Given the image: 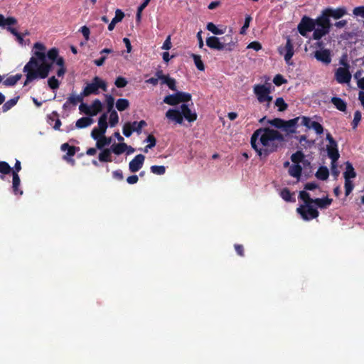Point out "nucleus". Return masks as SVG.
<instances>
[{
	"label": "nucleus",
	"mask_w": 364,
	"mask_h": 364,
	"mask_svg": "<svg viewBox=\"0 0 364 364\" xmlns=\"http://www.w3.org/2000/svg\"><path fill=\"white\" fill-rule=\"evenodd\" d=\"M300 120V117H295L294 119H289L288 121L284 120L283 130L290 133L293 134L296 132V127L298 124Z\"/></svg>",
	"instance_id": "nucleus-17"
},
{
	"label": "nucleus",
	"mask_w": 364,
	"mask_h": 364,
	"mask_svg": "<svg viewBox=\"0 0 364 364\" xmlns=\"http://www.w3.org/2000/svg\"><path fill=\"white\" fill-rule=\"evenodd\" d=\"M12 171V168L6 161H0V173L2 174L0 176L1 180H4L5 175L9 174Z\"/></svg>",
	"instance_id": "nucleus-29"
},
{
	"label": "nucleus",
	"mask_w": 364,
	"mask_h": 364,
	"mask_svg": "<svg viewBox=\"0 0 364 364\" xmlns=\"http://www.w3.org/2000/svg\"><path fill=\"white\" fill-rule=\"evenodd\" d=\"M284 136L279 131L269 127L259 128L251 136L252 149L261 159L267 158L282 146Z\"/></svg>",
	"instance_id": "nucleus-1"
},
{
	"label": "nucleus",
	"mask_w": 364,
	"mask_h": 364,
	"mask_svg": "<svg viewBox=\"0 0 364 364\" xmlns=\"http://www.w3.org/2000/svg\"><path fill=\"white\" fill-rule=\"evenodd\" d=\"M294 193L289 188H284L280 192V196L287 202H295L296 200L293 197Z\"/></svg>",
	"instance_id": "nucleus-30"
},
{
	"label": "nucleus",
	"mask_w": 364,
	"mask_h": 364,
	"mask_svg": "<svg viewBox=\"0 0 364 364\" xmlns=\"http://www.w3.org/2000/svg\"><path fill=\"white\" fill-rule=\"evenodd\" d=\"M272 85L270 83L257 84L253 87L254 94L256 95L258 102L264 104L265 102H272V96L270 95Z\"/></svg>",
	"instance_id": "nucleus-6"
},
{
	"label": "nucleus",
	"mask_w": 364,
	"mask_h": 364,
	"mask_svg": "<svg viewBox=\"0 0 364 364\" xmlns=\"http://www.w3.org/2000/svg\"><path fill=\"white\" fill-rule=\"evenodd\" d=\"M311 128L314 129L317 134H321L323 132V126L318 122H312L311 123Z\"/></svg>",
	"instance_id": "nucleus-59"
},
{
	"label": "nucleus",
	"mask_w": 364,
	"mask_h": 364,
	"mask_svg": "<svg viewBox=\"0 0 364 364\" xmlns=\"http://www.w3.org/2000/svg\"><path fill=\"white\" fill-rule=\"evenodd\" d=\"M84 97L85 96L82 95V92L80 93V95H77V96H75L74 95H71L68 97V100L70 102V104L76 105L78 102H82Z\"/></svg>",
	"instance_id": "nucleus-48"
},
{
	"label": "nucleus",
	"mask_w": 364,
	"mask_h": 364,
	"mask_svg": "<svg viewBox=\"0 0 364 364\" xmlns=\"http://www.w3.org/2000/svg\"><path fill=\"white\" fill-rule=\"evenodd\" d=\"M251 21H252L251 16L247 15L245 16V23H244L242 27L240 29V34L244 35V34L246 33V31L249 28L250 23Z\"/></svg>",
	"instance_id": "nucleus-56"
},
{
	"label": "nucleus",
	"mask_w": 364,
	"mask_h": 364,
	"mask_svg": "<svg viewBox=\"0 0 364 364\" xmlns=\"http://www.w3.org/2000/svg\"><path fill=\"white\" fill-rule=\"evenodd\" d=\"M48 85L50 89L56 90L59 87L60 82L55 76H52L48 79Z\"/></svg>",
	"instance_id": "nucleus-52"
},
{
	"label": "nucleus",
	"mask_w": 364,
	"mask_h": 364,
	"mask_svg": "<svg viewBox=\"0 0 364 364\" xmlns=\"http://www.w3.org/2000/svg\"><path fill=\"white\" fill-rule=\"evenodd\" d=\"M191 56L193 59V61H194V63H195L196 68L199 70L203 71L205 70V65L203 64V62L201 60L200 55L192 53Z\"/></svg>",
	"instance_id": "nucleus-39"
},
{
	"label": "nucleus",
	"mask_w": 364,
	"mask_h": 364,
	"mask_svg": "<svg viewBox=\"0 0 364 364\" xmlns=\"http://www.w3.org/2000/svg\"><path fill=\"white\" fill-rule=\"evenodd\" d=\"M17 21L14 17L5 18L2 14H0V26L4 27L6 26H10L16 24Z\"/></svg>",
	"instance_id": "nucleus-32"
},
{
	"label": "nucleus",
	"mask_w": 364,
	"mask_h": 364,
	"mask_svg": "<svg viewBox=\"0 0 364 364\" xmlns=\"http://www.w3.org/2000/svg\"><path fill=\"white\" fill-rule=\"evenodd\" d=\"M33 54L29 61L25 65L23 71L26 73V80L23 85H28L37 79L46 78L51 69L53 63L47 60L46 47L41 43H34Z\"/></svg>",
	"instance_id": "nucleus-2"
},
{
	"label": "nucleus",
	"mask_w": 364,
	"mask_h": 364,
	"mask_svg": "<svg viewBox=\"0 0 364 364\" xmlns=\"http://www.w3.org/2000/svg\"><path fill=\"white\" fill-rule=\"evenodd\" d=\"M353 14L356 16L364 18V6H357L353 9Z\"/></svg>",
	"instance_id": "nucleus-64"
},
{
	"label": "nucleus",
	"mask_w": 364,
	"mask_h": 364,
	"mask_svg": "<svg viewBox=\"0 0 364 364\" xmlns=\"http://www.w3.org/2000/svg\"><path fill=\"white\" fill-rule=\"evenodd\" d=\"M106 132H101L97 127H95L91 132V136L93 139L97 140L105 135Z\"/></svg>",
	"instance_id": "nucleus-51"
},
{
	"label": "nucleus",
	"mask_w": 364,
	"mask_h": 364,
	"mask_svg": "<svg viewBox=\"0 0 364 364\" xmlns=\"http://www.w3.org/2000/svg\"><path fill=\"white\" fill-rule=\"evenodd\" d=\"M107 113H103L98 119V127L100 131L102 132H106L107 129Z\"/></svg>",
	"instance_id": "nucleus-35"
},
{
	"label": "nucleus",
	"mask_w": 364,
	"mask_h": 364,
	"mask_svg": "<svg viewBox=\"0 0 364 364\" xmlns=\"http://www.w3.org/2000/svg\"><path fill=\"white\" fill-rule=\"evenodd\" d=\"M93 123V119L90 117H81L77 120L75 127L77 129H83L90 126Z\"/></svg>",
	"instance_id": "nucleus-23"
},
{
	"label": "nucleus",
	"mask_w": 364,
	"mask_h": 364,
	"mask_svg": "<svg viewBox=\"0 0 364 364\" xmlns=\"http://www.w3.org/2000/svg\"><path fill=\"white\" fill-rule=\"evenodd\" d=\"M331 102L339 111L345 112L346 110V102L341 98L338 97H333L331 100Z\"/></svg>",
	"instance_id": "nucleus-24"
},
{
	"label": "nucleus",
	"mask_w": 364,
	"mask_h": 364,
	"mask_svg": "<svg viewBox=\"0 0 364 364\" xmlns=\"http://www.w3.org/2000/svg\"><path fill=\"white\" fill-rule=\"evenodd\" d=\"M21 74H16L15 75L10 76L3 82V84L6 86H14L21 78Z\"/></svg>",
	"instance_id": "nucleus-36"
},
{
	"label": "nucleus",
	"mask_w": 364,
	"mask_h": 364,
	"mask_svg": "<svg viewBox=\"0 0 364 364\" xmlns=\"http://www.w3.org/2000/svg\"><path fill=\"white\" fill-rule=\"evenodd\" d=\"M134 125H137V127H135V132L139 134L141 132L142 128L147 126V123L144 120H141L139 122L134 121Z\"/></svg>",
	"instance_id": "nucleus-60"
},
{
	"label": "nucleus",
	"mask_w": 364,
	"mask_h": 364,
	"mask_svg": "<svg viewBox=\"0 0 364 364\" xmlns=\"http://www.w3.org/2000/svg\"><path fill=\"white\" fill-rule=\"evenodd\" d=\"M314 58L323 64L328 65L331 63V53L329 49L317 50L314 52Z\"/></svg>",
	"instance_id": "nucleus-11"
},
{
	"label": "nucleus",
	"mask_w": 364,
	"mask_h": 364,
	"mask_svg": "<svg viewBox=\"0 0 364 364\" xmlns=\"http://www.w3.org/2000/svg\"><path fill=\"white\" fill-rule=\"evenodd\" d=\"M151 0H144L143 3L138 7L136 16V20L137 22L141 21V13L143 10L148 6Z\"/></svg>",
	"instance_id": "nucleus-45"
},
{
	"label": "nucleus",
	"mask_w": 364,
	"mask_h": 364,
	"mask_svg": "<svg viewBox=\"0 0 364 364\" xmlns=\"http://www.w3.org/2000/svg\"><path fill=\"white\" fill-rule=\"evenodd\" d=\"M304 159V154L301 151H297L291 156V160L295 164H299Z\"/></svg>",
	"instance_id": "nucleus-42"
},
{
	"label": "nucleus",
	"mask_w": 364,
	"mask_h": 364,
	"mask_svg": "<svg viewBox=\"0 0 364 364\" xmlns=\"http://www.w3.org/2000/svg\"><path fill=\"white\" fill-rule=\"evenodd\" d=\"M274 105L278 107V111L279 112H284L288 107V105L284 102L282 97L277 98L274 102Z\"/></svg>",
	"instance_id": "nucleus-44"
},
{
	"label": "nucleus",
	"mask_w": 364,
	"mask_h": 364,
	"mask_svg": "<svg viewBox=\"0 0 364 364\" xmlns=\"http://www.w3.org/2000/svg\"><path fill=\"white\" fill-rule=\"evenodd\" d=\"M341 64L344 65V68H338L335 73V78L338 83L344 84L350 81L351 74L348 70L349 65L343 60H341Z\"/></svg>",
	"instance_id": "nucleus-8"
},
{
	"label": "nucleus",
	"mask_w": 364,
	"mask_h": 364,
	"mask_svg": "<svg viewBox=\"0 0 364 364\" xmlns=\"http://www.w3.org/2000/svg\"><path fill=\"white\" fill-rule=\"evenodd\" d=\"M96 141V148L97 149L102 150L104 149L105 146H109L112 143V138L107 137L105 135L102 137H101V139H98Z\"/></svg>",
	"instance_id": "nucleus-28"
},
{
	"label": "nucleus",
	"mask_w": 364,
	"mask_h": 364,
	"mask_svg": "<svg viewBox=\"0 0 364 364\" xmlns=\"http://www.w3.org/2000/svg\"><path fill=\"white\" fill-rule=\"evenodd\" d=\"M145 156L143 154L136 155L129 164V169L135 173L141 168L144 165Z\"/></svg>",
	"instance_id": "nucleus-13"
},
{
	"label": "nucleus",
	"mask_w": 364,
	"mask_h": 364,
	"mask_svg": "<svg viewBox=\"0 0 364 364\" xmlns=\"http://www.w3.org/2000/svg\"><path fill=\"white\" fill-rule=\"evenodd\" d=\"M145 141L149 143V144L146 145V148L152 149L156 144V139L152 134L148 135Z\"/></svg>",
	"instance_id": "nucleus-61"
},
{
	"label": "nucleus",
	"mask_w": 364,
	"mask_h": 364,
	"mask_svg": "<svg viewBox=\"0 0 364 364\" xmlns=\"http://www.w3.org/2000/svg\"><path fill=\"white\" fill-rule=\"evenodd\" d=\"M47 57L48 60L59 67H65V60L63 57L59 56V52L56 48L50 49L47 53Z\"/></svg>",
	"instance_id": "nucleus-12"
},
{
	"label": "nucleus",
	"mask_w": 364,
	"mask_h": 364,
	"mask_svg": "<svg viewBox=\"0 0 364 364\" xmlns=\"http://www.w3.org/2000/svg\"><path fill=\"white\" fill-rule=\"evenodd\" d=\"M279 52L281 55H284V60L287 64H292V63H290V60L294 54V50L292 41L289 36L287 37L286 45L284 47H280Z\"/></svg>",
	"instance_id": "nucleus-10"
},
{
	"label": "nucleus",
	"mask_w": 364,
	"mask_h": 364,
	"mask_svg": "<svg viewBox=\"0 0 364 364\" xmlns=\"http://www.w3.org/2000/svg\"><path fill=\"white\" fill-rule=\"evenodd\" d=\"M114 85L118 88H123L127 86V80L123 77H117L115 80Z\"/></svg>",
	"instance_id": "nucleus-58"
},
{
	"label": "nucleus",
	"mask_w": 364,
	"mask_h": 364,
	"mask_svg": "<svg viewBox=\"0 0 364 364\" xmlns=\"http://www.w3.org/2000/svg\"><path fill=\"white\" fill-rule=\"evenodd\" d=\"M345 194L348 196L353 190L354 184L353 181L350 179H345Z\"/></svg>",
	"instance_id": "nucleus-53"
},
{
	"label": "nucleus",
	"mask_w": 364,
	"mask_h": 364,
	"mask_svg": "<svg viewBox=\"0 0 364 364\" xmlns=\"http://www.w3.org/2000/svg\"><path fill=\"white\" fill-rule=\"evenodd\" d=\"M326 150L328 152V156L332 160V164L335 163L339 158V152L338 150V144L336 142V145H332L329 144L326 146Z\"/></svg>",
	"instance_id": "nucleus-18"
},
{
	"label": "nucleus",
	"mask_w": 364,
	"mask_h": 364,
	"mask_svg": "<svg viewBox=\"0 0 364 364\" xmlns=\"http://www.w3.org/2000/svg\"><path fill=\"white\" fill-rule=\"evenodd\" d=\"M122 132L126 137H129L135 132V127H132L131 122H126L123 126Z\"/></svg>",
	"instance_id": "nucleus-46"
},
{
	"label": "nucleus",
	"mask_w": 364,
	"mask_h": 364,
	"mask_svg": "<svg viewBox=\"0 0 364 364\" xmlns=\"http://www.w3.org/2000/svg\"><path fill=\"white\" fill-rule=\"evenodd\" d=\"M129 107V102L127 99L120 98L117 100L116 107L119 112L126 110Z\"/></svg>",
	"instance_id": "nucleus-37"
},
{
	"label": "nucleus",
	"mask_w": 364,
	"mask_h": 364,
	"mask_svg": "<svg viewBox=\"0 0 364 364\" xmlns=\"http://www.w3.org/2000/svg\"><path fill=\"white\" fill-rule=\"evenodd\" d=\"M181 112L183 115V118L184 117L189 122H193L197 119V114L193 112L188 105L182 104L181 105Z\"/></svg>",
	"instance_id": "nucleus-14"
},
{
	"label": "nucleus",
	"mask_w": 364,
	"mask_h": 364,
	"mask_svg": "<svg viewBox=\"0 0 364 364\" xmlns=\"http://www.w3.org/2000/svg\"><path fill=\"white\" fill-rule=\"evenodd\" d=\"M328 17L333 18L335 19H339L346 14V9L344 7H339L337 9L326 8L324 9Z\"/></svg>",
	"instance_id": "nucleus-16"
},
{
	"label": "nucleus",
	"mask_w": 364,
	"mask_h": 364,
	"mask_svg": "<svg viewBox=\"0 0 364 364\" xmlns=\"http://www.w3.org/2000/svg\"><path fill=\"white\" fill-rule=\"evenodd\" d=\"M302 168L299 164H294L290 166L289 173L291 176L299 178L301 175Z\"/></svg>",
	"instance_id": "nucleus-33"
},
{
	"label": "nucleus",
	"mask_w": 364,
	"mask_h": 364,
	"mask_svg": "<svg viewBox=\"0 0 364 364\" xmlns=\"http://www.w3.org/2000/svg\"><path fill=\"white\" fill-rule=\"evenodd\" d=\"M112 149L111 148H106L102 149L101 152L99 154L98 159L100 162H112Z\"/></svg>",
	"instance_id": "nucleus-21"
},
{
	"label": "nucleus",
	"mask_w": 364,
	"mask_h": 364,
	"mask_svg": "<svg viewBox=\"0 0 364 364\" xmlns=\"http://www.w3.org/2000/svg\"><path fill=\"white\" fill-rule=\"evenodd\" d=\"M128 148V145L124 142L113 144L111 146V149L112 152L116 155H120L124 153L127 149Z\"/></svg>",
	"instance_id": "nucleus-25"
},
{
	"label": "nucleus",
	"mask_w": 364,
	"mask_h": 364,
	"mask_svg": "<svg viewBox=\"0 0 364 364\" xmlns=\"http://www.w3.org/2000/svg\"><path fill=\"white\" fill-rule=\"evenodd\" d=\"M356 176V172L350 162L346 163V171L343 173L344 179H351Z\"/></svg>",
	"instance_id": "nucleus-27"
},
{
	"label": "nucleus",
	"mask_w": 364,
	"mask_h": 364,
	"mask_svg": "<svg viewBox=\"0 0 364 364\" xmlns=\"http://www.w3.org/2000/svg\"><path fill=\"white\" fill-rule=\"evenodd\" d=\"M287 81V80H285L284 78V77L280 75V74H277L274 76V79H273V82L277 85V86H280L282 85V84H284L286 83Z\"/></svg>",
	"instance_id": "nucleus-62"
},
{
	"label": "nucleus",
	"mask_w": 364,
	"mask_h": 364,
	"mask_svg": "<svg viewBox=\"0 0 364 364\" xmlns=\"http://www.w3.org/2000/svg\"><path fill=\"white\" fill-rule=\"evenodd\" d=\"M166 117L171 121L175 122L177 124L183 123V115L180 110L176 109H169L166 112Z\"/></svg>",
	"instance_id": "nucleus-15"
},
{
	"label": "nucleus",
	"mask_w": 364,
	"mask_h": 364,
	"mask_svg": "<svg viewBox=\"0 0 364 364\" xmlns=\"http://www.w3.org/2000/svg\"><path fill=\"white\" fill-rule=\"evenodd\" d=\"M361 117H362L361 112L358 110L355 111L354 113L353 120L352 122L353 129H355L358 127L359 122L361 120Z\"/></svg>",
	"instance_id": "nucleus-57"
},
{
	"label": "nucleus",
	"mask_w": 364,
	"mask_h": 364,
	"mask_svg": "<svg viewBox=\"0 0 364 364\" xmlns=\"http://www.w3.org/2000/svg\"><path fill=\"white\" fill-rule=\"evenodd\" d=\"M90 108L91 107H90L89 105H87V104L83 103V102H81V104L79 107V109H80V112H82L90 117H91Z\"/></svg>",
	"instance_id": "nucleus-63"
},
{
	"label": "nucleus",
	"mask_w": 364,
	"mask_h": 364,
	"mask_svg": "<svg viewBox=\"0 0 364 364\" xmlns=\"http://www.w3.org/2000/svg\"><path fill=\"white\" fill-rule=\"evenodd\" d=\"M297 28L302 36H306L308 32L314 31L316 29L314 19L306 16H303Z\"/></svg>",
	"instance_id": "nucleus-9"
},
{
	"label": "nucleus",
	"mask_w": 364,
	"mask_h": 364,
	"mask_svg": "<svg viewBox=\"0 0 364 364\" xmlns=\"http://www.w3.org/2000/svg\"><path fill=\"white\" fill-rule=\"evenodd\" d=\"M333 200L328 197L323 198H314L313 200V203L317 205L319 208L323 209L326 208L332 203Z\"/></svg>",
	"instance_id": "nucleus-22"
},
{
	"label": "nucleus",
	"mask_w": 364,
	"mask_h": 364,
	"mask_svg": "<svg viewBox=\"0 0 364 364\" xmlns=\"http://www.w3.org/2000/svg\"><path fill=\"white\" fill-rule=\"evenodd\" d=\"M329 171L327 167L321 166L316 173V177L318 179L325 181L328 178Z\"/></svg>",
	"instance_id": "nucleus-31"
},
{
	"label": "nucleus",
	"mask_w": 364,
	"mask_h": 364,
	"mask_svg": "<svg viewBox=\"0 0 364 364\" xmlns=\"http://www.w3.org/2000/svg\"><path fill=\"white\" fill-rule=\"evenodd\" d=\"M90 107H91V117H94L102 110V104L100 100L96 99L92 102Z\"/></svg>",
	"instance_id": "nucleus-26"
},
{
	"label": "nucleus",
	"mask_w": 364,
	"mask_h": 364,
	"mask_svg": "<svg viewBox=\"0 0 364 364\" xmlns=\"http://www.w3.org/2000/svg\"><path fill=\"white\" fill-rule=\"evenodd\" d=\"M124 17V12L121 9H117L115 11V16L108 25V30L112 31L114 28L116 23L122 21Z\"/></svg>",
	"instance_id": "nucleus-20"
},
{
	"label": "nucleus",
	"mask_w": 364,
	"mask_h": 364,
	"mask_svg": "<svg viewBox=\"0 0 364 364\" xmlns=\"http://www.w3.org/2000/svg\"><path fill=\"white\" fill-rule=\"evenodd\" d=\"M19 99V97H16L14 98H12L7 102H6L3 106H2V110L4 112H6L9 111L10 109H11L14 106H15Z\"/></svg>",
	"instance_id": "nucleus-40"
},
{
	"label": "nucleus",
	"mask_w": 364,
	"mask_h": 364,
	"mask_svg": "<svg viewBox=\"0 0 364 364\" xmlns=\"http://www.w3.org/2000/svg\"><path fill=\"white\" fill-rule=\"evenodd\" d=\"M268 123L276 128L283 129L284 120L280 118H274L269 120Z\"/></svg>",
	"instance_id": "nucleus-49"
},
{
	"label": "nucleus",
	"mask_w": 364,
	"mask_h": 364,
	"mask_svg": "<svg viewBox=\"0 0 364 364\" xmlns=\"http://www.w3.org/2000/svg\"><path fill=\"white\" fill-rule=\"evenodd\" d=\"M296 212L301 215L304 220L309 221L318 217L319 213L311 204L301 205L297 208Z\"/></svg>",
	"instance_id": "nucleus-7"
},
{
	"label": "nucleus",
	"mask_w": 364,
	"mask_h": 364,
	"mask_svg": "<svg viewBox=\"0 0 364 364\" xmlns=\"http://www.w3.org/2000/svg\"><path fill=\"white\" fill-rule=\"evenodd\" d=\"M299 198L304 202V205H310L313 203L314 198H311L309 193L305 191L299 192Z\"/></svg>",
	"instance_id": "nucleus-41"
},
{
	"label": "nucleus",
	"mask_w": 364,
	"mask_h": 364,
	"mask_svg": "<svg viewBox=\"0 0 364 364\" xmlns=\"http://www.w3.org/2000/svg\"><path fill=\"white\" fill-rule=\"evenodd\" d=\"M99 89H102L103 91H107V85L105 81L101 79L98 76H95L92 78L90 83H87L82 91V95L85 97L90 96L91 95H98L100 93Z\"/></svg>",
	"instance_id": "nucleus-5"
},
{
	"label": "nucleus",
	"mask_w": 364,
	"mask_h": 364,
	"mask_svg": "<svg viewBox=\"0 0 364 364\" xmlns=\"http://www.w3.org/2000/svg\"><path fill=\"white\" fill-rule=\"evenodd\" d=\"M314 21L316 29L313 33L312 39L320 40L329 33L332 23L325 10H323L321 14Z\"/></svg>",
	"instance_id": "nucleus-3"
},
{
	"label": "nucleus",
	"mask_w": 364,
	"mask_h": 364,
	"mask_svg": "<svg viewBox=\"0 0 364 364\" xmlns=\"http://www.w3.org/2000/svg\"><path fill=\"white\" fill-rule=\"evenodd\" d=\"M12 176H13V179H12L13 193L15 195L21 196L23 194V191L19 188L21 180H20L18 173H13Z\"/></svg>",
	"instance_id": "nucleus-19"
},
{
	"label": "nucleus",
	"mask_w": 364,
	"mask_h": 364,
	"mask_svg": "<svg viewBox=\"0 0 364 364\" xmlns=\"http://www.w3.org/2000/svg\"><path fill=\"white\" fill-rule=\"evenodd\" d=\"M109 112V122L111 127H115L119 122V116L117 112L115 110Z\"/></svg>",
	"instance_id": "nucleus-43"
},
{
	"label": "nucleus",
	"mask_w": 364,
	"mask_h": 364,
	"mask_svg": "<svg viewBox=\"0 0 364 364\" xmlns=\"http://www.w3.org/2000/svg\"><path fill=\"white\" fill-rule=\"evenodd\" d=\"M178 97V92L175 94L167 95L164 97V102L172 106L176 105L179 104Z\"/></svg>",
	"instance_id": "nucleus-34"
},
{
	"label": "nucleus",
	"mask_w": 364,
	"mask_h": 364,
	"mask_svg": "<svg viewBox=\"0 0 364 364\" xmlns=\"http://www.w3.org/2000/svg\"><path fill=\"white\" fill-rule=\"evenodd\" d=\"M80 149L79 147L75 146H70V148L68 149L66 155L63 156V159L71 161L73 164H74L75 161L73 159H71L69 157H72L75 156L76 151H77Z\"/></svg>",
	"instance_id": "nucleus-38"
},
{
	"label": "nucleus",
	"mask_w": 364,
	"mask_h": 364,
	"mask_svg": "<svg viewBox=\"0 0 364 364\" xmlns=\"http://www.w3.org/2000/svg\"><path fill=\"white\" fill-rule=\"evenodd\" d=\"M220 38L216 36H210L206 39V45L208 47L212 49L218 50H228L231 51L233 50L236 42L232 41V38L229 36L222 37L221 39L223 41H220Z\"/></svg>",
	"instance_id": "nucleus-4"
},
{
	"label": "nucleus",
	"mask_w": 364,
	"mask_h": 364,
	"mask_svg": "<svg viewBox=\"0 0 364 364\" xmlns=\"http://www.w3.org/2000/svg\"><path fill=\"white\" fill-rule=\"evenodd\" d=\"M178 103L187 102L191 100V95L187 92H178Z\"/></svg>",
	"instance_id": "nucleus-55"
},
{
	"label": "nucleus",
	"mask_w": 364,
	"mask_h": 364,
	"mask_svg": "<svg viewBox=\"0 0 364 364\" xmlns=\"http://www.w3.org/2000/svg\"><path fill=\"white\" fill-rule=\"evenodd\" d=\"M150 169L151 173L156 175H163L166 172V168L164 166L154 165L151 166Z\"/></svg>",
	"instance_id": "nucleus-50"
},
{
	"label": "nucleus",
	"mask_w": 364,
	"mask_h": 364,
	"mask_svg": "<svg viewBox=\"0 0 364 364\" xmlns=\"http://www.w3.org/2000/svg\"><path fill=\"white\" fill-rule=\"evenodd\" d=\"M106 103H107V108L108 112L113 111L114 105V98L113 96L110 95H106Z\"/></svg>",
	"instance_id": "nucleus-54"
},
{
	"label": "nucleus",
	"mask_w": 364,
	"mask_h": 364,
	"mask_svg": "<svg viewBox=\"0 0 364 364\" xmlns=\"http://www.w3.org/2000/svg\"><path fill=\"white\" fill-rule=\"evenodd\" d=\"M207 29L215 35H222L224 33L223 31L219 29L213 23L210 22L207 24Z\"/></svg>",
	"instance_id": "nucleus-47"
}]
</instances>
